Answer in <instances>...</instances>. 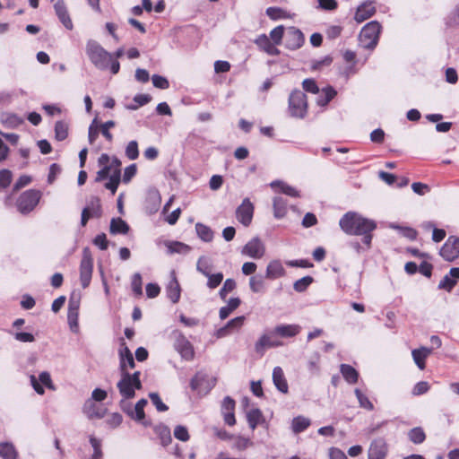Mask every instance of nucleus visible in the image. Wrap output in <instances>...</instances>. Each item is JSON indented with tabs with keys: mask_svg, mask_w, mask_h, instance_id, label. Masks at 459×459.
<instances>
[{
	"mask_svg": "<svg viewBox=\"0 0 459 459\" xmlns=\"http://www.w3.org/2000/svg\"><path fill=\"white\" fill-rule=\"evenodd\" d=\"M341 229L348 235L362 236V241L369 248L372 232L377 229L375 221L362 217L354 212H346L339 221Z\"/></svg>",
	"mask_w": 459,
	"mask_h": 459,
	"instance_id": "nucleus-1",
	"label": "nucleus"
},
{
	"mask_svg": "<svg viewBox=\"0 0 459 459\" xmlns=\"http://www.w3.org/2000/svg\"><path fill=\"white\" fill-rule=\"evenodd\" d=\"M98 163L102 168L97 172L96 181H102L109 176L105 188L114 195L121 181V161L117 157L111 159L107 153H103L100 156Z\"/></svg>",
	"mask_w": 459,
	"mask_h": 459,
	"instance_id": "nucleus-2",
	"label": "nucleus"
},
{
	"mask_svg": "<svg viewBox=\"0 0 459 459\" xmlns=\"http://www.w3.org/2000/svg\"><path fill=\"white\" fill-rule=\"evenodd\" d=\"M86 54L91 62L99 69L106 70L108 67L112 54L108 52L96 40L90 39L86 43Z\"/></svg>",
	"mask_w": 459,
	"mask_h": 459,
	"instance_id": "nucleus-3",
	"label": "nucleus"
},
{
	"mask_svg": "<svg viewBox=\"0 0 459 459\" xmlns=\"http://www.w3.org/2000/svg\"><path fill=\"white\" fill-rule=\"evenodd\" d=\"M308 102L307 95L300 90H293L288 100V113L293 118L303 119L307 114Z\"/></svg>",
	"mask_w": 459,
	"mask_h": 459,
	"instance_id": "nucleus-4",
	"label": "nucleus"
},
{
	"mask_svg": "<svg viewBox=\"0 0 459 459\" xmlns=\"http://www.w3.org/2000/svg\"><path fill=\"white\" fill-rule=\"evenodd\" d=\"M122 377L117 383V388L120 394L124 399H132L135 395V390L142 389V383L140 380V371H135L134 374L128 372H121Z\"/></svg>",
	"mask_w": 459,
	"mask_h": 459,
	"instance_id": "nucleus-5",
	"label": "nucleus"
},
{
	"mask_svg": "<svg viewBox=\"0 0 459 459\" xmlns=\"http://www.w3.org/2000/svg\"><path fill=\"white\" fill-rule=\"evenodd\" d=\"M381 29L382 27L380 23L377 21L368 22L366 25L363 26L359 32V45L363 48H375L378 43Z\"/></svg>",
	"mask_w": 459,
	"mask_h": 459,
	"instance_id": "nucleus-6",
	"label": "nucleus"
},
{
	"mask_svg": "<svg viewBox=\"0 0 459 459\" xmlns=\"http://www.w3.org/2000/svg\"><path fill=\"white\" fill-rule=\"evenodd\" d=\"M42 193L37 189H29L20 195L16 206L22 214L30 212L39 203Z\"/></svg>",
	"mask_w": 459,
	"mask_h": 459,
	"instance_id": "nucleus-7",
	"label": "nucleus"
},
{
	"mask_svg": "<svg viewBox=\"0 0 459 459\" xmlns=\"http://www.w3.org/2000/svg\"><path fill=\"white\" fill-rule=\"evenodd\" d=\"M80 281L83 289L89 287L93 273V258L91 251L84 248L80 263Z\"/></svg>",
	"mask_w": 459,
	"mask_h": 459,
	"instance_id": "nucleus-8",
	"label": "nucleus"
},
{
	"mask_svg": "<svg viewBox=\"0 0 459 459\" xmlns=\"http://www.w3.org/2000/svg\"><path fill=\"white\" fill-rule=\"evenodd\" d=\"M173 337L174 347L182 359L188 361L193 360L195 358V350L187 338L180 331H174Z\"/></svg>",
	"mask_w": 459,
	"mask_h": 459,
	"instance_id": "nucleus-9",
	"label": "nucleus"
},
{
	"mask_svg": "<svg viewBox=\"0 0 459 459\" xmlns=\"http://www.w3.org/2000/svg\"><path fill=\"white\" fill-rule=\"evenodd\" d=\"M440 256L447 261L454 262L459 258V237L449 236L439 250Z\"/></svg>",
	"mask_w": 459,
	"mask_h": 459,
	"instance_id": "nucleus-10",
	"label": "nucleus"
},
{
	"mask_svg": "<svg viewBox=\"0 0 459 459\" xmlns=\"http://www.w3.org/2000/svg\"><path fill=\"white\" fill-rule=\"evenodd\" d=\"M283 346V342L277 339V335L273 334V331L270 333H264L255 343V351L261 357L264 356L265 351L270 348H277Z\"/></svg>",
	"mask_w": 459,
	"mask_h": 459,
	"instance_id": "nucleus-11",
	"label": "nucleus"
},
{
	"mask_svg": "<svg viewBox=\"0 0 459 459\" xmlns=\"http://www.w3.org/2000/svg\"><path fill=\"white\" fill-rule=\"evenodd\" d=\"M255 207L249 198H245L236 210L237 220L245 227L252 223Z\"/></svg>",
	"mask_w": 459,
	"mask_h": 459,
	"instance_id": "nucleus-12",
	"label": "nucleus"
},
{
	"mask_svg": "<svg viewBox=\"0 0 459 459\" xmlns=\"http://www.w3.org/2000/svg\"><path fill=\"white\" fill-rule=\"evenodd\" d=\"M55 13L63 26L68 30H74V23L68 12L65 0H51Z\"/></svg>",
	"mask_w": 459,
	"mask_h": 459,
	"instance_id": "nucleus-13",
	"label": "nucleus"
},
{
	"mask_svg": "<svg viewBox=\"0 0 459 459\" xmlns=\"http://www.w3.org/2000/svg\"><path fill=\"white\" fill-rule=\"evenodd\" d=\"M305 37L302 31L296 27H289L285 34V47L290 50L299 49L303 46Z\"/></svg>",
	"mask_w": 459,
	"mask_h": 459,
	"instance_id": "nucleus-14",
	"label": "nucleus"
},
{
	"mask_svg": "<svg viewBox=\"0 0 459 459\" xmlns=\"http://www.w3.org/2000/svg\"><path fill=\"white\" fill-rule=\"evenodd\" d=\"M265 248L258 238L249 240L243 247L242 254L251 258L259 259L264 256Z\"/></svg>",
	"mask_w": 459,
	"mask_h": 459,
	"instance_id": "nucleus-15",
	"label": "nucleus"
},
{
	"mask_svg": "<svg viewBox=\"0 0 459 459\" xmlns=\"http://www.w3.org/2000/svg\"><path fill=\"white\" fill-rule=\"evenodd\" d=\"M79 308L80 301L71 298L68 303L67 321L70 330L74 333L79 331Z\"/></svg>",
	"mask_w": 459,
	"mask_h": 459,
	"instance_id": "nucleus-16",
	"label": "nucleus"
},
{
	"mask_svg": "<svg viewBox=\"0 0 459 459\" xmlns=\"http://www.w3.org/2000/svg\"><path fill=\"white\" fill-rule=\"evenodd\" d=\"M387 444L383 438H377L371 442L368 451V459H385L387 455Z\"/></svg>",
	"mask_w": 459,
	"mask_h": 459,
	"instance_id": "nucleus-17",
	"label": "nucleus"
},
{
	"mask_svg": "<svg viewBox=\"0 0 459 459\" xmlns=\"http://www.w3.org/2000/svg\"><path fill=\"white\" fill-rule=\"evenodd\" d=\"M376 11L377 10H376L374 2H371V1L364 2L360 5L358 6L355 15H354V20L358 23H361L364 21L372 17L376 13Z\"/></svg>",
	"mask_w": 459,
	"mask_h": 459,
	"instance_id": "nucleus-18",
	"label": "nucleus"
},
{
	"mask_svg": "<svg viewBox=\"0 0 459 459\" xmlns=\"http://www.w3.org/2000/svg\"><path fill=\"white\" fill-rule=\"evenodd\" d=\"M301 326L299 325H278L273 329V334L281 338H292L297 336L301 332Z\"/></svg>",
	"mask_w": 459,
	"mask_h": 459,
	"instance_id": "nucleus-19",
	"label": "nucleus"
},
{
	"mask_svg": "<svg viewBox=\"0 0 459 459\" xmlns=\"http://www.w3.org/2000/svg\"><path fill=\"white\" fill-rule=\"evenodd\" d=\"M254 43L261 51H264L270 56H279L281 53L266 34L259 35L254 40Z\"/></svg>",
	"mask_w": 459,
	"mask_h": 459,
	"instance_id": "nucleus-20",
	"label": "nucleus"
},
{
	"mask_svg": "<svg viewBox=\"0 0 459 459\" xmlns=\"http://www.w3.org/2000/svg\"><path fill=\"white\" fill-rule=\"evenodd\" d=\"M459 279V267L451 268L449 273L445 275L438 283V289L450 292Z\"/></svg>",
	"mask_w": 459,
	"mask_h": 459,
	"instance_id": "nucleus-21",
	"label": "nucleus"
},
{
	"mask_svg": "<svg viewBox=\"0 0 459 459\" xmlns=\"http://www.w3.org/2000/svg\"><path fill=\"white\" fill-rule=\"evenodd\" d=\"M83 412L90 419H102L107 411V409L97 405L93 401L88 400L83 405Z\"/></svg>",
	"mask_w": 459,
	"mask_h": 459,
	"instance_id": "nucleus-22",
	"label": "nucleus"
},
{
	"mask_svg": "<svg viewBox=\"0 0 459 459\" xmlns=\"http://www.w3.org/2000/svg\"><path fill=\"white\" fill-rule=\"evenodd\" d=\"M123 348L119 351L120 357V370L121 372H127L126 368H134L135 367L134 359L133 354L129 348L123 342Z\"/></svg>",
	"mask_w": 459,
	"mask_h": 459,
	"instance_id": "nucleus-23",
	"label": "nucleus"
},
{
	"mask_svg": "<svg viewBox=\"0 0 459 459\" xmlns=\"http://www.w3.org/2000/svg\"><path fill=\"white\" fill-rule=\"evenodd\" d=\"M166 293L167 297L172 303L176 304L179 301L181 296V288L174 273L172 279L169 281L166 287Z\"/></svg>",
	"mask_w": 459,
	"mask_h": 459,
	"instance_id": "nucleus-24",
	"label": "nucleus"
},
{
	"mask_svg": "<svg viewBox=\"0 0 459 459\" xmlns=\"http://www.w3.org/2000/svg\"><path fill=\"white\" fill-rule=\"evenodd\" d=\"M286 273L284 267L279 260L271 261L265 272V277L270 280H275L283 277Z\"/></svg>",
	"mask_w": 459,
	"mask_h": 459,
	"instance_id": "nucleus-25",
	"label": "nucleus"
},
{
	"mask_svg": "<svg viewBox=\"0 0 459 459\" xmlns=\"http://www.w3.org/2000/svg\"><path fill=\"white\" fill-rule=\"evenodd\" d=\"M273 381L276 388L283 393L287 394L289 391V385L284 376V372L281 367H275L273 370Z\"/></svg>",
	"mask_w": 459,
	"mask_h": 459,
	"instance_id": "nucleus-26",
	"label": "nucleus"
},
{
	"mask_svg": "<svg viewBox=\"0 0 459 459\" xmlns=\"http://www.w3.org/2000/svg\"><path fill=\"white\" fill-rule=\"evenodd\" d=\"M432 350L421 347L412 351L411 355L418 368L423 370L426 368V359L431 354Z\"/></svg>",
	"mask_w": 459,
	"mask_h": 459,
	"instance_id": "nucleus-27",
	"label": "nucleus"
},
{
	"mask_svg": "<svg viewBox=\"0 0 459 459\" xmlns=\"http://www.w3.org/2000/svg\"><path fill=\"white\" fill-rule=\"evenodd\" d=\"M146 404H147V400L143 398L136 403L134 411L129 410L126 411L127 414L132 419H134L136 421L143 422V424H144L145 426L149 425V423L143 421V420L145 418L144 407Z\"/></svg>",
	"mask_w": 459,
	"mask_h": 459,
	"instance_id": "nucleus-28",
	"label": "nucleus"
},
{
	"mask_svg": "<svg viewBox=\"0 0 459 459\" xmlns=\"http://www.w3.org/2000/svg\"><path fill=\"white\" fill-rule=\"evenodd\" d=\"M153 431L157 435L159 439L160 440V444L163 446H167L171 443V441H172L171 433H170V429L168 426H166L164 424L156 425L153 428Z\"/></svg>",
	"mask_w": 459,
	"mask_h": 459,
	"instance_id": "nucleus-29",
	"label": "nucleus"
},
{
	"mask_svg": "<svg viewBox=\"0 0 459 459\" xmlns=\"http://www.w3.org/2000/svg\"><path fill=\"white\" fill-rule=\"evenodd\" d=\"M245 320L246 317L244 316H237L230 320L224 327L218 331V335L220 337L225 336L230 333V331L240 329L244 325Z\"/></svg>",
	"mask_w": 459,
	"mask_h": 459,
	"instance_id": "nucleus-30",
	"label": "nucleus"
},
{
	"mask_svg": "<svg viewBox=\"0 0 459 459\" xmlns=\"http://www.w3.org/2000/svg\"><path fill=\"white\" fill-rule=\"evenodd\" d=\"M317 94L316 104L325 107L336 96L337 91L332 86H327Z\"/></svg>",
	"mask_w": 459,
	"mask_h": 459,
	"instance_id": "nucleus-31",
	"label": "nucleus"
},
{
	"mask_svg": "<svg viewBox=\"0 0 459 459\" xmlns=\"http://www.w3.org/2000/svg\"><path fill=\"white\" fill-rule=\"evenodd\" d=\"M247 420L251 429H255L259 424L264 421L263 412L260 409H251L247 413Z\"/></svg>",
	"mask_w": 459,
	"mask_h": 459,
	"instance_id": "nucleus-32",
	"label": "nucleus"
},
{
	"mask_svg": "<svg viewBox=\"0 0 459 459\" xmlns=\"http://www.w3.org/2000/svg\"><path fill=\"white\" fill-rule=\"evenodd\" d=\"M273 216L276 219H282L287 214V200L281 196L273 198Z\"/></svg>",
	"mask_w": 459,
	"mask_h": 459,
	"instance_id": "nucleus-33",
	"label": "nucleus"
},
{
	"mask_svg": "<svg viewBox=\"0 0 459 459\" xmlns=\"http://www.w3.org/2000/svg\"><path fill=\"white\" fill-rule=\"evenodd\" d=\"M165 247H167V253L169 255L172 254H187L191 247L179 241H165Z\"/></svg>",
	"mask_w": 459,
	"mask_h": 459,
	"instance_id": "nucleus-34",
	"label": "nucleus"
},
{
	"mask_svg": "<svg viewBox=\"0 0 459 459\" xmlns=\"http://www.w3.org/2000/svg\"><path fill=\"white\" fill-rule=\"evenodd\" d=\"M130 228L121 218H113L110 221L109 230L111 234H127Z\"/></svg>",
	"mask_w": 459,
	"mask_h": 459,
	"instance_id": "nucleus-35",
	"label": "nucleus"
},
{
	"mask_svg": "<svg viewBox=\"0 0 459 459\" xmlns=\"http://www.w3.org/2000/svg\"><path fill=\"white\" fill-rule=\"evenodd\" d=\"M340 370L343 378L349 384H356L358 382L359 373L352 366L348 364H342Z\"/></svg>",
	"mask_w": 459,
	"mask_h": 459,
	"instance_id": "nucleus-36",
	"label": "nucleus"
},
{
	"mask_svg": "<svg viewBox=\"0 0 459 459\" xmlns=\"http://www.w3.org/2000/svg\"><path fill=\"white\" fill-rule=\"evenodd\" d=\"M241 304L239 298H231L228 301L227 306L221 307L219 311L220 318L226 319L234 310H236Z\"/></svg>",
	"mask_w": 459,
	"mask_h": 459,
	"instance_id": "nucleus-37",
	"label": "nucleus"
},
{
	"mask_svg": "<svg viewBox=\"0 0 459 459\" xmlns=\"http://www.w3.org/2000/svg\"><path fill=\"white\" fill-rule=\"evenodd\" d=\"M310 426V420L303 416L295 417L291 422L292 431L296 434L303 432Z\"/></svg>",
	"mask_w": 459,
	"mask_h": 459,
	"instance_id": "nucleus-38",
	"label": "nucleus"
},
{
	"mask_svg": "<svg viewBox=\"0 0 459 459\" xmlns=\"http://www.w3.org/2000/svg\"><path fill=\"white\" fill-rule=\"evenodd\" d=\"M271 186L272 187L279 186L280 192L286 195H289L291 197H299V192L295 187H293L284 182L274 181V182L271 183Z\"/></svg>",
	"mask_w": 459,
	"mask_h": 459,
	"instance_id": "nucleus-39",
	"label": "nucleus"
},
{
	"mask_svg": "<svg viewBox=\"0 0 459 459\" xmlns=\"http://www.w3.org/2000/svg\"><path fill=\"white\" fill-rule=\"evenodd\" d=\"M195 230H196V233L198 235V237L205 241V242H210L212 240L213 238V232L212 230H211L210 227L203 224V223H196L195 224Z\"/></svg>",
	"mask_w": 459,
	"mask_h": 459,
	"instance_id": "nucleus-40",
	"label": "nucleus"
},
{
	"mask_svg": "<svg viewBox=\"0 0 459 459\" xmlns=\"http://www.w3.org/2000/svg\"><path fill=\"white\" fill-rule=\"evenodd\" d=\"M249 287L254 293L263 292L265 289V281L262 275L251 276L249 279Z\"/></svg>",
	"mask_w": 459,
	"mask_h": 459,
	"instance_id": "nucleus-41",
	"label": "nucleus"
},
{
	"mask_svg": "<svg viewBox=\"0 0 459 459\" xmlns=\"http://www.w3.org/2000/svg\"><path fill=\"white\" fill-rule=\"evenodd\" d=\"M408 437L413 444L419 445L425 441L426 434L422 428L416 427L408 432Z\"/></svg>",
	"mask_w": 459,
	"mask_h": 459,
	"instance_id": "nucleus-42",
	"label": "nucleus"
},
{
	"mask_svg": "<svg viewBox=\"0 0 459 459\" xmlns=\"http://www.w3.org/2000/svg\"><path fill=\"white\" fill-rule=\"evenodd\" d=\"M0 456L3 459H16L17 452L12 444L1 443L0 444Z\"/></svg>",
	"mask_w": 459,
	"mask_h": 459,
	"instance_id": "nucleus-43",
	"label": "nucleus"
},
{
	"mask_svg": "<svg viewBox=\"0 0 459 459\" xmlns=\"http://www.w3.org/2000/svg\"><path fill=\"white\" fill-rule=\"evenodd\" d=\"M266 15L273 21L281 20V19H287L289 18V14L287 11L283 10L281 7L272 6L268 7L265 11Z\"/></svg>",
	"mask_w": 459,
	"mask_h": 459,
	"instance_id": "nucleus-44",
	"label": "nucleus"
},
{
	"mask_svg": "<svg viewBox=\"0 0 459 459\" xmlns=\"http://www.w3.org/2000/svg\"><path fill=\"white\" fill-rule=\"evenodd\" d=\"M284 30H285L284 26L279 25V26L273 28L270 31L269 38H270L271 41L275 45L276 48H277V46L281 45L282 42V39L284 37Z\"/></svg>",
	"mask_w": 459,
	"mask_h": 459,
	"instance_id": "nucleus-45",
	"label": "nucleus"
},
{
	"mask_svg": "<svg viewBox=\"0 0 459 459\" xmlns=\"http://www.w3.org/2000/svg\"><path fill=\"white\" fill-rule=\"evenodd\" d=\"M68 136V126L63 122L58 121L55 125V137L57 141H64Z\"/></svg>",
	"mask_w": 459,
	"mask_h": 459,
	"instance_id": "nucleus-46",
	"label": "nucleus"
},
{
	"mask_svg": "<svg viewBox=\"0 0 459 459\" xmlns=\"http://www.w3.org/2000/svg\"><path fill=\"white\" fill-rule=\"evenodd\" d=\"M85 209H90V212L94 214L96 218H100L102 214L100 200L97 196L91 197L89 205Z\"/></svg>",
	"mask_w": 459,
	"mask_h": 459,
	"instance_id": "nucleus-47",
	"label": "nucleus"
},
{
	"mask_svg": "<svg viewBox=\"0 0 459 459\" xmlns=\"http://www.w3.org/2000/svg\"><path fill=\"white\" fill-rule=\"evenodd\" d=\"M143 281L140 273H134L132 278L131 287L134 294L140 297L143 294Z\"/></svg>",
	"mask_w": 459,
	"mask_h": 459,
	"instance_id": "nucleus-48",
	"label": "nucleus"
},
{
	"mask_svg": "<svg viewBox=\"0 0 459 459\" xmlns=\"http://www.w3.org/2000/svg\"><path fill=\"white\" fill-rule=\"evenodd\" d=\"M236 286H237L236 281L233 279H230V278L227 279L224 281L223 286L220 290V292H219L221 299L224 300L226 299L227 295L236 289Z\"/></svg>",
	"mask_w": 459,
	"mask_h": 459,
	"instance_id": "nucleus-49",
	"label": "nucleus"
},
{
	"mask_svg": "<svg viewBox=\"0 0 459 459\" xmlns=\"http://www.w3.org/2000/svg\"><path fill=\"white\" fill-rule=\"evenodd\" d=\"M313 282V278L311 276H305L298 281H296L293 284V288L298 292L305 291L307 287Z\"/></svg>",
	"mask_w": 459,
	"mask_h": 459,
	"instance_id": "nucleus-50",
	"label": "nucleus"
},
{
	"mask_svg": "<svg viewBox=\"0 0 459 459\" xmlns=\"http://www.w3.org/2000/svg\"><path fill=\"white\" fill-rule=\"evenodd\" d=\"M126 155L131 160H134L138 158L139 150H138V143L136 141H131L128 143V144L126 148Z\"/></svg>",
	"mask_w": 459,
	"mask_h": 459,
	"instance_id": "nucleus-51",
	"label": "nucleus"
},
{
	"mask_svg": "<svg viewBox=\"0 0 459 459\" xmlns=\"http://www.w3.org/2000/svg\"><path fill=\"white\" fill-rule=\"evenodd\" d=\"M90 443L94 450L91 459H101L102 458V450H101V442L98 438L93 436L90 437Z\"/></svg>",
	"mask_w": 459,
	"mask_h": 459,
	"instance_id": "nucleus-52",
	"label": "nucleus"
},
{
	"mask_svg": "<svg viewBox=\"0 0 459 459\" xmlns=\"http://www.w3.org/2000/svg\"><path fill=\"white\" fill-rule=\"evenodd\" d=\"M355 394L358 398L360 407L368 411H372L374 409L373 403L359 389L355 390Z\"/></svg>",
	"mask_w": 459,
	"mask_h": 459,
	"instance_id": "nucleus-53",
	"label": "nucleus"
},
{
	"mask_svg": "<svg viewBox=\"0 0 459 459\" xmlns=\"http://www.w3.org/2000/svg\"><path fill=\"white\" fill-rule=\"evenodd\" d=\"M13 179V174L9 169L0 170V189L7 188Z\"/></svg>",
	"mask_w": 459,
	"mask_h": 459,
	"instance_id": "nucleus-54",
	"label": "nucleus"
},
{
	"mask_svg": "<svg viewBox=\"0 0 459 459\" xmlns=\"http://www.w3.org/2000/svg\"><path fill=\"white\" fill-rule=\"evenodd\" d=\"M100 132V126L97 123V119H93L92 123L89 126V143L91 144H93L96 139L99 136V134Z\"/></svg>",
	"mask_w": 459,
	"mask_h": 459,
	"instance_id": "nucleus-55",
	"label": "nucleus"
},
{
	"mask_svg": "<svg viewBox=\"0 0 459 459\" xmlns=\"http://www.w3.org/2000/svg\"><path fill=\"white\" fill-rule=\"evenodd\" d=\"M391 228L399 230L405 238H407L411 240L416 239V238L418 236L417 230L412 228H410V227H401L398 225H391Z\"/></svg>",
	"mask_w": 459,
	"mask_h": 459,
	"instance_id": "nucleus-56",
	"label": "nucleus"
},
{
	"mask_svg": "<svg viewBox=\"0 0 459 459\" xmlns=\"http://www.w3.org/2000/svg\"><path fill=\"white\" fill-rule=\"evenodd\" d=\"M206 277L208 278L207 286L210 289L217 288L223 280L222 273H210V275Z\"/></svg>",
	"mask_w": 459,
	"mask_h": 459,
	"instance_id": "nucleus-57",
	"label": "nucleus"
},
{
	"mask_svg": "<svg viewBox=\"0 0 459 459\" xmlns=\"http://www.w3.org/2000/svg\"><path fill=\"white\" fill-rule=\"evenodd\" d=\"M149 397L153 403V405L156 407L157 411H166L169 410V407L161 401L159 394L157 393H151L149 394Z\"/></svg>",
	"mask_w": 459,
	"mask_h": 459,
	"instance_id": "nucleus-58",
	"label": "nucleus"
},
{
	"mask_svg": "<svg viewBox=\"0 0 459 459\" xmlns=\"http://www.w3.org/2000/svg\"><path fill=\"white\" fill-rule=\"evenodd\" d=\"M174 436L177 439L186 442L189 440L190 436L186 427L178 425L174 429Z\"/></svg>",
	"mask_w": 459,
	"mask_h": 459,
	"instance_id": "nucleus-59",
	"label": "nucleus"
},
{
	"mask_svg": "<svg viewBox=\"0 0 459 459\" xmlns=\"http://www.w3.org/2000/svg\"><path fill=\"white\" fill-rule=\"evenodd\" d=\"M302 87H303L304 91H306L307 92L314 93V94H317L320 91V90L314 79H310V78L305 79L302 82Z\"/></svg>",
	"mask_w": 459,
	"mask_h": 459,
	"instance_id": "nucleus-60",
	"label": "nucleus"
},
{
	"mask_svg": "<svg viewBox=\"0 0 459 459\" xmlns=\"http://www.w3.org/2000/svg\"><path fill=\"white\" fill-rule=\"evenodd\" d=\"M152 100V97L149 94H137L134 98V101L136 103L134 106L129 107L131 109H136L139 107L146 105Z\"/></svg>",
	"mask_w": 459,
	"mask_h": 459,
	"instance_id": "nucleus-61",
	"label": "nucleus"
},
{
	"mask_svg": "<svg viewBox=\"0 0 459 459\" xmlns=\"http://www.w3.org/2000/svg\"><path fill=\"white\" fill-rule=\"evenodd\" d=\"M429 390V385L426 381H420L418 382L413 389H412V394L415 396L421 395L426 394Z\"/></svg>",
	"mask_w": 459,
	"mask_h": 459,
	"instance_id": "nucleus-62",
	"label": "nucleus"
},
{
	"mask_svg": "<svg viewBox=\"0 0 459 459\" xmlns=\"http://www.w3.org/2000/svg\"><path fill=\"white\" fill-rule=\"evenodd\" d=\"M137 172V167L135 164H131L128 167L125 169L124 175H123V182L124 183H129L131 179L135 176Z\"/></svg>",
	"mask_w": 459,
	"mask_h": 459,
	"instance_id": "nucleus-63",
	"label": "nucleus"
},
{
	"mask_svg": "<svg viewBox=\"0 0 459 459\" xmlns=\"http://www.w3.org/2000/svg\"><path fill=\"white\" fill-rule=\"evenodd\" d=\"M152 80L154 87L156 88L165 90L169 87V81L163 76L154 74Z\"/></svg>",
	"mask_w": 459,
	"mask_h": 459,
	"instance_id": "nucleus-64",
	"label": "nucleus"
}]
</instances>
